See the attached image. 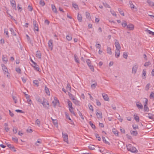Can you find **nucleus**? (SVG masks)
<instances>
[{
    "instance_id": "36",
    "label": "nucleus",
    "mask_w": 154,
    "mask_h": 154,
    "mask_svg": "<svg viewBox=\"0 0 154 154\" xmlns=\"http://www.w3.org/2000/svg\"><path fill=\"white\" fill-rule=\"evenodd\" d=\"M12 98L14 100L15 103H16L17 102V99L16 97L12 95Z\"/></svg>"
},
{
    "instance_id": "1",
    "label": "nucleus",
    "mask_w": 154,
    "mask_h": 154,
    "mask_svg": "<svg viewBox=\"0 0 154 154\" xmlns=\"http://www.w3.org/2000/svg\"><path fill=\"white\" fill-rule=\"evenodd\" d=\"M126 146L127 150L131 152H135L137 151L136 148L131 144H128Z\"/></svg>"
},
{
    "instance_id": "19",
    "label": "nucleus",
    "mask_w": 154,
    "mask_h": 154,
    "mask_svg": "<svg viewBox=\"0 0 154 154\" xmlns=\"http://www.w3.org/2000/svg\"><path fill=\"white\" fill-rule=\"evenodd\" d=\"M134 119L137 122H139V121L140 119L139 117L136 114L134 115Z\"/></svg>"
},
{
    "instance_id": "54",
    "label": "nucleus",
    "mask_w": 154,
    "mask_h": 154,
    "mask_svg": "<svg viewBox=\"0 0 154 154\" xmlns=\"http://www.w3.org/2000/svg\"><path fill=\"white\" fill-rule=\"evenodd\" d=\"M89 148L91 150H94L95 149L94 146V145H90L88 146Z\"/></svg>"
},
{
    "instance_id": "15",
    "label": "nucleus",
    "mask_w": 154,
    "mask_h": 154,
    "mask_svg": "<svg viewBox=\"0 0 154 154\" xmlns=\"http://www.w3.org/2000/svg\"><path fill=\"white\" fill-rule=\"evenodd\" d=\"M97 118L98 119H101L102 118V112L100 111L97 112H96Z\"/></svg>"
},
{
    "instance_id": "21",
    "label": "nucleus",
    "mask_w": 154,
    "mask_h": 154,
    "mask_svg": "<svg viewBox=\"0 0 154 154\" xmlns=\"http://www.w3.org/2000/svg\"><path fill=\"white\" fill-rule=\"evenodd\" d=\"M54 100L53 101L52 103H53L54 105V106H55L56 105L57 103H59V101L57 99L56 97H54Z\"/></svg>"
},
{
    "instance_id": "2",
    "label": "nucleus",
    "mask_w": 154,
    "mask_h": 154,
    "mask_svg": "<svg viewBox=\"0 0 154 154\" xmlns=\"http://www.w3.org/2000/svg\"><path fill=\"white\" fill-rule=\"evenodd\" d=\"M67 103L69 106V110L71 113L75 115V113L73 111L74 108L72 107V102L71 101L68 100L67 101Z\"/></svg>"
},
{
    "instance_id": "39",
    "label": "nucleus",
    "mask_w": 154,
    "mask_h": 154,
    "mask_svg": "<svg viewBox=\"0 0 154 154\" xmlns=\"http://www.w3.org/2000/svg\"><path fill=\"white\" fill-rule=\"evenodd\" d=\"M51 8H52V11L56 13L57 11V9L56 8L55 6L54 5H51Z\"/></svg>"
},
{
    "instance_id": "30",
    "label": "nucleus",
    "mask_w": 154,
    "mask_h": 154,
    "mask_svg": "<svg viewBox=\"0 0 154 154\" xmlns=\"http://www.w3.org/2000/svg\"><path fill=\"white\" fill-rule=\"evenodd\" d=\"M2 60L5 63H7L8 61V59L6 56L3 55Z\"/></svg>"
},
{
    "instance_id": "9",
    "label": "nucleus",
    "mask_w": 154,
    "mask_h": 154,
    "mask_svg": "<svg viewBox=\"0 0 154 154\" xmlns=\"http://www.w3.org/2000/svg\"><path fill=\"white\" fill-rule=\"evenodd\" d=\"M48 46L51 50H52L53 47V40L52 39H50L48 42Z\"/></svg>"
},
{
    "instance_id": "6",
    "label": "nucleus",
    "mask_w": 154,
    "mask_h": 154,
    "mask_svg": "<svg viewBox=\"0 0 154 154\" xmlns=\"http://www.w3.org/2000/svg\"><path fill=\"white\" fill-rule=\"evenodd\" d=\"M126 29L128 30H133L134 29V26L131 23H129L127 25Z\"/></svg>"
},
{
    "instance_id": "43",
    "label": "nucleus",
    "mask_w": 154,
    "mask_h": 154,
    "mask_svg": "<svg viewBox=\"0 0 154 154\" xmlns=\"http://www.w3.org/2000/svg\"><path fill=\"white\" fill-rule=\"evenodd\" d=\"M12 140L15 143H18V138L17 137H12Z\"/></svg>"
},
{
    "instance_id": "34",
    "label": "nucleus",
    "mask_w": 154,
    "mask_h": 154,
    "mask_svg": "<svg viewBox=\"0 0 154 154\" xmlns=\"http://www.w3.org/2000/svg\"><path fill=\"white\" fill-rule=\"evenodd\" d=\"M147 2L149 4V5L151 6H154V3L153 2L151 1L150 0H148L147 1Z\"/></svg>"
},
{
    "instance_id": "53",
    "label": "nucleus",
    "mask_w": 154,
    "mask_h": 154,
    "mask_svg": "<svg viewBox=\"0 0 154 154\" xmlns=\"http://www.w3.org/2000/svg\"><path fill=\"white\" fill-rule=\"evenodd\" d=\"M95 135L96 138H98V141H100L101 140V138L100 136H99V135L97 134H95Z\"/></svg>"
},
{
    "instance_id": "56",
    "label": "nucleus",
    "mask_w": 154,
    "mask_h": 154,
    "mask_svg": "<svg viewBox=\"0 0 154 154\" xmlns=\"http://www.w3.org/2000/svg\"><path fill=\"white\" fill-rule=\"evenodd\" d=\"M145 31L147 32V33H148L149 34H151V35H152V31L150 30H149V29H146L145 30Z\"/></svg>"
},
{
    "instance_id": "25",
    "label": "nucleus",
    "mask_w": 154,
    "mask_h": 154,
    "mask_svg": "<svg viewBox=\"0 0 154 154\" xmlns=\"http://www.w3.org/2000/svg\"><path fill=\"white\" fill-rule=\"evenodd\" d=\"M107 53L110 55H111L112 54L111 49V48L109 47H107Z\"/></svg>"
},
{
    "instance_id": "24",
    "label": "nucleus",
    "mask_w": 154,
    "mask_h": 154,
    "mask_svg": "<svg viewBox=\"0 0 154 154\" xmlns=\"http://www.w3.org/2000/svg\"><path fill=\"white\" fill-rule=\"evenodd\" d=\"M136 106L139 109H142L143 108V105L140 103H137Z\"/></svg>"
},
{
    "instance_id": "45",
    "label": "nucleus",
    "mask_w": 154,
    "mask_h": 154,
    "mask_svg": "<svg viewBox=\"0 0 154 154\" xmlns=\"http://www.w3.org/2000/svg\"><path fill=\"white\" fill-rule=\"evenodd\" d=\"M118 10L119 11V13H120V14L121 15H122L123 16H124V14L123 11L121 10V9L118 8Z\"/></svg>"
},
{
    "instance_id": "46",
    "label": "nucleus",
    "mask_w": 154,
    "mask_h": 154,
    "mask_svg": "<svg viewBox=\"0 0 154 154\" xmlns=\"http://www.w3.org/2000/svg\"><path fill=\"white\" fill-rule=\"evenodd\" d=\"M128 56L127 53L126 52H124L123 54V57L125 59H127Z\"/></svg>"
},
{
    "instance_id": "32",
    "label": "nucleus",
    "mask_w": 154,
    "mask_h": 154,
    "mask_svg": "<svg viewBox=\"0 0 154 154\" xmlns=\"http://www.w3.org/2000/svg\"><path fill=\"white\" fill-rule=\"evenodd\" d=\"M150 83H148L147 84L145 87V90L146 91H148L149 89V88L150 87Z\"/></svg>"
},
{
    "instance_id": "5",
    "label": "nucleus",
    "mask_w": 154,
    "mask_h": 154,
    "mask_svg": "<svg viewBox=\"0 0 154 154\" xmlns=\"http://www.w3.org/2000/svg\"><path fill=\"white\" fill-rule=\"evenodd\" d=\"M138 68V66L137 64L134 65L132 67V73L135 74L136 73Z\"/></svg>"
},
{
    "instance_id": "61",
    "label": "nucleus",
    "mask_w": 154,
    "mask_h": 154,
    "mask_svg": "<svg viewBox=\"0 0 154 154\" xmlns=\"http://www.w3.org/2000/svg\"><path fill=\"white\" fill-rule=\"evenodd\" d=\"M150 98H154V93L152 92H151L150 95Z\"/></svg>"
},
{
    "instance_id": "13",
    "label": "nucleus",
    "mask_w": 154,
    "mask_h": 154,
    "mask_svg": "<svg viewBox=\"0 0 154 154\" xmlns=\"http://www.w3.org/2000/svg\"><path fill=\"white\" fill-rule=\"evenodd\" d=\"M129 5H130V7H131V9H135V11H137V8L136 7V6H135L132 3V2L131 1H129Z\"/></svg>"
},
{
    "instance_id": "40",
    "label": "nucleus",
    "mask_w": 154,
    "mask_h": 154,
    "mask_svg": "<svg viewBox=\"0 0 154 154\" xmlns=\"http://www.w3.org/2000/svg\"><path fill=\"white\" fill-rule=\"evenodd\" d=\"M86 62L88 66L91 65V61L89 59H87L86 60Z\"/></svg>"
},
{
    "instance_id": "33",
    "label": "nucleus",
    "mask_w": 154,
    "mask_h": 154,
    "mask_svg": "<svg viewBox=\"0 0 154 154\" xmlns=\"http://www.w3.org/2000/svg\"><path fill=\"white\" fill-rule=\"evenodd\" d=\"M5 125V130L6 131V132H8L9 130V128L8 127V124L7 123H5L4 124Z\"/></svg>"
},
{
    "instance_id": "41",
    "label": "nucleus",
    "mask_w": 154,
    "mask_h": 154,
    "mask_svg": "<svg viewBox=\"0 0 154 154\" xmlns=\"http://www.w3.org/2000/svg\"><path fill=\"white\" fill-rule=\"evenodd\" d=\"M103 140V142L105 143L106 144H109L110 143L109 142L107 141L105 139V138L104 137H102Z\"/></svg>"
},
{
    "instance_id": "60",
    "label": "nucleus",
    "mask_w": 154,
    "mask_h": 154,
    "mask_svg": "<svg viewBox=\"0 0 154 154\" xmlns=\"http://www.w3.org/2000/svg\"><path fill=\"white\" fill-rule=\"evenodd\" d=\"M90 69H91V70L93 72H94V67L92 65H90L89 66H88Z\"/></svg>"
},
{
    "instance_id": "31",
    "label": "nucleus",
    "mask_w": 154,
    "mask_h": 154,
    "mask_svg": "<svg viewBox=\"0 0 154 154\" xmlns=\"http://www.w3.org/2000/svg\"><path fill=\"white\" fill-rule=\"evenodd\" d=\"M32 66L34 67L35 69L36 70L39 71V66L37 65V63H36V65H32Z\"/></svg>"
},
{
    "instance_id": "59",
    "label": "nucleus",
    "mask_w": 154,
    "mask_h": 154,
    "mask_svg": "<svg viewBox=\"0 0 154 154\" xmlns=\"http://www.w3.org/2000/svg\"><path fill=\"white\" fill-rule=\"evenodd\" d=\"M88 107H89V109L90 110H91L92 112H93L94 109L93 108V107L91 105H90V104H89L88 105Z\"/></svg>"
},
{
    "instance_id": "64",
    "label": "nucleus",
    "mask_w": 154,
    "mask_h": 154,
    "mask_svg": "<svg viewBox=\"0 0 154 154\" xmlns=\"http://www.w3.org/2000/svg\"><path fill=\"white\" fill-rule=\"evenodd\" d=\"M150 64V63L149 62H146L144 64V66H149Z\"/></svg>"
},
{
    "instance_id": "44",
    "label": "nucleus",
    "mask_w": 154,
    "mask_h": 154,
    "mask_svg": "<svg viewBox=\"0 0 154 154\" xmlns=\"http://www.w3.org/2000/svg\"><path fill=\"white\" fill-rule=\"evenodd\" d=\"M27 102L30 105V106L32 103V101L29 99V98L27 99Z\"/></svg>"
},
{
    "instance_id": "47",
    "label": "nucleus",
    "mask_w": 154,
    "mask_h": 154,
    "mask_svg": "<svg viewBox=\"0 0 154 154\" xmlns=\"http://www.w3.org/2000/svg\"><path fill=\"white\" fill-rule=\"evenodd\" d=\"M97 84L96 82H95L94 83L92 84L91 85V87L92 88L94 89L96 88V86L97 85Z\"/></svg>"
},
{
    "instance_id": "3",
    "label": "nucleus",
    "mask_w": 154,
    "mask_h": 154,
    "mask_svg": "<svg viewBox=\"0 0 154 154\" xmlns=\"http://www.w3.org/2000/svg\"><path fill=\"white\" fill-rule=\"evenodd\" d=\"M115 45L116 48V49H121V46L118 41L117 39H115Z\"/></svg>"
},
{
    "instance_id": "57",
    "label": "nucleus",
    "mask_w": 154,
    "mask_h": 154,
    "mask_svg": "<svg viewBox=\"0 0 154 154\" xmlns=\"http://www.w3.org/2000/svg\"><path fill=\"white\" fill-rule=\"evenodd\" d=\"M38 83V81L37 80H35L33 81V83L36 85L37 86L39 85Z\"/></svg>"
},
{
    "instance_id": "8",
    "label": "nucleus",
    "mask_w": 154,
    "mask_h": 154,
    "mask_svg": "<svg viewBox=\"0 0 154 154\" xmlns=\"http://www.w3.org/2000/svg\"><path fill=\"white\" fill-rule=\"evenodd\" d=\"M63 137V138L64 141L66 143H68V135L66 133L64 134L63 132L62 133Z\"/></svg>"
},
{
    "instance_id": "16",
    "label": "nucleus",
    "mask_w": 154,
    "mask_h": 154,
    "mask_svg": "<svg viewBox=\"0 0 154 154\" xmlns=\"http://www.w3.org/2000/svg\"><path fill=\"white\" fill-rule=\"evenodd\" d=\"M73 102L75 104V105L79 106L80 105V102L77 100V99H74V98H72Z\"/></svg>"
},
{
    "instance_id": "29",
    "label": "nucleus",
    "mask_w": 154,
    "mask_h": 154,
    "mask_svg": "<svg viewBox=\"0 0 154 154\" xmlns=\"http://www.w3.org/2000/svg\"><path fill=\"white\" fill-rule=\"evenodd\" d=\"M148 115L146 116V117L151 119H153V116L152 114L149 113L148 114Z\"/></svg>"
},
{
    "instance_id": "58",
    "label": "nucleus",
    "mask_w": 154,
    "mask_h": 154,
    "mask_svg": "<svg viewBox=\"0 0 154 154\" xmlns=\"http://www.w3.org/2000/svg\"><path fill=\"white\" fill-rule=\"evenodd\" d=\"M132 127L133 129L134 130L138 129L139 128L138 126L137 125H132Z\"/></svg>"
},
{
    "instance_id": "42",
    "label": "nucleus",
    "mask_w": 154,
    "mask_h": 154,
    "mask_svg": "<svg viewBox=\"0 0 154 154\" xmlns=\"http://www.w3.org/2000/svg\"><path fill=\"white\" fill-rule=\"evenodd\" d=\"M35 98L36 100L38 102L42 103V100L39 96H37Z\"/></svg>"
},
{
    "instance_id": "14",
    "label": "nucleus",
    "mask_w": 154,
    "mask_h": 154,
    "mask_svg": "<svg viewBox=\"0 0 154 154\" xmlns=\"http://www.w3.org/2000/svg\"><path fill=\"white\" fill-rule=\"evenodd\" d=\"M36 57L40 60L42 59V54L40 51H37L36 53Z\"/></svg>"
},
{
    "instance_id": "35",
    "label": "nucleus",
    "mask_w": 154,
    "mask_h": 154,
    "mask_svg": "<svg viewBox=\"0 0 154 154\" xmlns=\"http://www.w3.org/2000/svg\"><path fill=\"white\" fill-rule=\"evenodd\" d=\"M72 6L76 10H78L79 9V7L78 5L76 3H73Z\"/></svg>"
},
{
    "instance_id": "12",
    "label": "nucleus",
    "mask_w": 154,
    "mask_h": 154,
    "mask_svg": "<svg viewBox=\"0 0 154 154\" xmlns=\"http://www.w3.org/2000/svg\"><path fill=\"white\" fill-rule=\"evenodd\" d=\"M102 95L104 100L106 101H109V98L107 94L103 93L102 94Z\"/></svg>"
},
{
    "instance_id": "23",
    "label": "nucleus",
    "mask_w": 154,
    "mask_h": 154,
    "mask_svg": "<svg viewBox=\"0 0 154 154\" xmlns=\"http://www.w3.org/2000/svg\"><path fill=\"white\" fill-rule=\"evenodd\" d=\"M45 93L47 94L48 95H50V92L49 91V89L47 87L45 86Z\"/></svg>"
},
{
    "instance_id": "48",
    "label": "nucleus",
    "mask_w": 154,
    "mask_h": 154,
    "mask_svg": "<svg viewBox=\"0 0 154 154\" xmlns=\"http://www.w3.org/2000/svg\"><path fill=\"white\" fill-rule=\"evenodd\" d=\"M7 145L8 146L9 148L10 149H15L14 147V146H12L10 144H7Z\"/></svg>"
},
{
    "instance_id": "10",
    "label": "nucleus",
    "mask_w": 154,
    "mask_h": 154,
    "mask_svg": "<svg viewBox=\"0 0 154 154\" xmlns=\"http://www.w3.org/2000/svg\"><path fill=\"white\" fill-rule=\"evenodd\" d=\"M121 49H116L115 51V57L118 58L120 56V50Z\"/></svg>"
},
{
    "instance_id": "4",
    "label": "nucleus",
    "mask_w": 154,
    "mask_h": 154,
    "mask_svg": "<svg viewBox=\"0 0 154 154\" xmlns=\"http://www.w3.org/2000/svg\"><path fill=\"white\" fill-rule=\"evenodd\" d=\"M42 104L44 107L46 109H48L49 108V104L48 101L46 102L45 99L44 100H43V102L42 103Z\"/></svg>"
},
{
    "instance_id": "62",
    "label": "nucleus",
    "mask_w": 154,
    "mask_h": 154,
    "mask_svg": "<svg viewBox=\"0 0 154 154\" xmlns=\"http://www.w3.org/2000/svg\"><path fill=\"white\" fill-rule=\"evenodd\" d=\"M78 113L79 116H80L81 118L83 120L84 119V118L83 116L82 115V113L80 111H79L78 112Z\"/></svg>"
},
{
    "instance_id": "11",
    "label": "nucleus",
    "mask_w": 154,
    "mask_h": 154,
    "mask_svg": "<svg viewBox=\"0 0 154 154\" xmlns=\"http://www.w3.org/2000/svg\"><path fill=\"white\" fill-rule=\"evenodd\" d=\"M10 3L12 7L14 9H16V6L15 1L14 0H11Z\"/></svg>"
},
{
    "instance_id": "38",
    "label": "nucleus",
    "mask_w": 154,
    "mask_h": 154,
    "mask_svg": "<svg viewBox=\"0 0 154 154\" xmlns=\"http://www.w3.org/2000/svg\"><path fill=\"white\" fill-rule=\"evenodd\" d=\"M9 29H10V30L11 31V34L13 35L14 36L16 35L15 34V33L14 32V30L13 29V28H10Z\"/></svg>"
},
{
    "instance_id": "52",
    "label": "nucleus",
    "mask_w": 154,
    "mask_h": 154,
    "mask_svg": "<svg viewBox=\"0 0 154 154\" xmlns=\"http://www.w3.org/2000/svg\"><path fill=\"white\" fill-rule=\"evenodd\" d=\"M4 33L6 34V35H7V36L8 38L9 37V35H8V30L6 29H4Z\"/></svg>"
},
{
    "instance_id": "17",
    "label": "nucleus",
    "mask_w": 154,
    "mask_h": 154,
    "mask_svg": "<svg viewBox=\"0 0 154 154\" xmlns=\"http://www.w3.org/2000/svg\"><path fill=\"white\" fill-rule=\"evenodd\" d=\"M2 69L5 75H6V73H8V70L5 65H3L2 66Z\"/></svg>"
},
{
    "instance_id": "50",
    "label": "nucleus",
    "mask_w": 154,
    "mask_h": 154,
    "mask_svg": "<svg viewBox=\"0 0 154 154\" xmlns=\"http://www.w3.org/2000/svg\"><path fill=\"white\" fill-rule=\"evenodd\" d=\"M66 38L67 40L70 41L72 40V37L71 36L67 35L66 36Z\"/></svg>"
},
{
    "instance_id": "37",
    "label": "nucleus",
    "mask_w": 154,
    "mask_h": 154,
    "mask_svg": "<svg viewBox=\"0 0 154 154\" xmlns=\"http://www.w3.org/2000/svg\"><path fill=\"white\" fill-rule=\"evenodd\" d=\"M89 124L93 129H95L96 127L93 124L92 122L91 121H90L89 122Z\"/></svg>"
},
{
    "instance_id": "7",
    "label": "nucleus",
    "mask_w": 154,
    "mask_h": 154,
    "mask_svg": "<svg viewBox=\"0 0 154 154\" xmlns=\"http://www.w3.org/2000/svg\"><path fill=\"white\" fill-rule=\"evenodd\" d=\"M33 23L34 25V31L35 30L38 32L39 31L38 28V24L36 23V21L35 20L33 21Z\"/></svg>"
},
{
    "instance_id": "20",
    "label": "nucleus",
    "mask_w": 154,
    "mask_h": 154,
    "mask_svg": "<svg viewBox=\"0 0 154 154\" xmlns=\"http://www.w3.org/2000/svg\"><path fill=\"white\" fill-rule=\"evenodd\" d=\"M130 133L132 135L135 136H137L138 134V132L137 131H131Z\"/></svg>"
},
{
    "instance_id": "49",
    "label": "nucleus",
    "mask_w": 154,
    "mask_h": 154,
    "mask_svg": "<svg viewBox=\"0 0 154 154\" xmlns=\"http://www.w3.org/2000/svg\"><path fill=\"white\" fill-rule=\"evenodd\" d=\"M74 58H75V61L77 63H79V59L77 56L75 54L74 55Z\"/></svg>"
},
{
    "instance_id": "28",
    "label": "nucleus",
    "mask_w": 154,
    "mask_h": 154,
    "mask_svg": "<svg viewBox=\"0 0 154 154\" xmlns=\"http://www.w3.org/2000/svg\"><path fill=\"white\" fill-rule=\"evenodd\" d=\"M143 110L144 112H148L149 108L147 105H144Z\"/></svg>"
},
{
    "instance_id": "18",
    "label": "nucleus",
    "mask_w": 154,
    "mask_h": 154,
    "mask_svg": "<svg viewBox=\"0 0 154 154\" xmlns=\"http://www.w3.org/2000/svg\"><path fill=\"white\" fill-rule=\"evenodd\" d=\"M77 19L79 22H81L82 21V17L81 14L79 13L78 14Z\"/></svg>"
},
{
    "instance_id": "26",
    "label": "nucleus",
    "mask_w": 154,
    "mask_h": 154,
    "mask_svg": "<svg viewBox=\"0 0 154 154\" xmlns=\"http://www.w3.org/2000/svg\"><path fill=\"white\" fill-rule=\"evenodd\" d=\"M42 143V140L40 139H38V140L37 142L35 143V145L36 146H39V144L41 143Z\"/></svg>"
},
{
    "instance_id": "22",
    "label": "nucleus",
    "mask_w": 154,
    "mask_h": 154,
    "mask_svg": "<svg viewBox=\"0 0 154 154\" xmlns=\"http://www.w3.org/2000/svg\"><path fill=\"white\" fill-rule=\"evenodd\" d=\"M146 69H143L142 71V78L143 79H145L146 78Z\"/></svg>"
},
{
    "instance_id": "27",
    "label": "nucleus",
    "mask_w": 154,
    "mask_h": 154,
    "mask_svg": "<svg viewBox=\"0 0 154 154\" xmlns=\"http://www.w3.org/2000/svg\"><path fill=\"white\" fill-rule=\"evenodd\" d=\"M122 25L123 27L125 28V27H127L128 24L126 21L124 20L122 22Z\"/></svg>"
},
{
    "instance_id": "55",
    "label": "nucleus",
    "mask_w": 154,
    "mask_h": 154,
    "mask_svg": "<svg viewBox=\"0 0 154 154\" xmlns=\"http://www.w3.org/2000/svg\"><path fill=\"white\" fill-rule=\"evenodd\" d=\"M112 132L116 136H118V131H116L115 129L112 130Z\"/></svg>"
},
{
    "instance_id": "63",
    "label": "nucleus",
    "mask_w": 154,
    "mask_h": 154,
    "mask_svg": "<svg viewBox=\"0 0 154 154\" xmlns=\"http://www.w3.org/2000/svg\"><path fill=\"white\" fill-rule=\"evenodd\" d=\"M13 131L14 133L15 134L17 133V129L16 128H13Z\"/></svg>"
},
{
    "instance_id": "51",
    "label": "nucleus",
    "mask_w": 154,
    "mask_h": 154,
    "mask_svg": "<svg viewBox=\"0 0 154 154\" xmlns=\"http://www.w3.org/2000/svg\"><path fill=\"white\" fill-rule=\"evenodd\" d=\"M40 4L42 6H44L45 5V3L43 0H41L40 2Z\"/></svg>"
}]
</instances>
